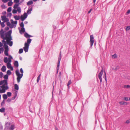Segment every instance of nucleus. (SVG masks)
<instances>
[{
  "label": "nucleus",
  "mask_w": 130,
  "mask_h": 130,
  "mask_svg": "<svg viewBox=\"0 0 130 130\" xmlns=\"http://www.w3.org/2000/svg\"><path fill=\"white\" fill-rule=\"evenodd\" d=\"M11 100V99L10 98H8L7 100V102L8 103L10 102Z\"/></svg>",
  "instance_id": "57"
},
{
  "label": "nucleus",
  "mask_w": 130,
  "mask_h": 130,
  "mask_svg": "<svg viewBox=\"0 0 130 130\" xmlns=\"http://www.w3.org/2000/svg\"><path fill=\"white\" fill-rule=\"evenodd\" d=\"M103 73V69H102L101 71L99 73L98 76L99 79H100V82L101 83L102 82V76Z\"/></svg>",
  "instance_id": "9"
},
{
  "label": "nucleus",
  "mask_w": 130,
  "mask_h": 130,
  "mask_svg": "<svg viewBox=\"0 0 130 130\" xmlns=\"http://www.w3.org/2000/svg\"><path fill=\"white\" fill-rule=\"evenodd\" d=\"M8 51L9 50H5L4 52V54L6 56H9V54L8 53Z\"/></svg>",
  "instance_id": "24"
},
{
  "label": "nucleus",
  "mask_w": 130,
  "mask_h": 130,
  "mask_svg": "<svg viewBox=\"0 0 130 130\" xmlns=\"http://www.w3.org/2000/svg\"><path fill=\"white\" fill-rule=\"evenodd\" d=\"M72 83V82H71V80H69L68 82L67 83V86L68 87V88H69V85L71 84Z\"/></svg>",
  "instance_id": "37"
},
{
  "label": "nucleus",
  "mask_w": 130,
  "mask_h": 130,
  "mask_svg": "<svg viewBox=\"0 0 130 130\" xmlns=\"http://www.w3.org/2000/svg\"><path fill=\"white\" fill-rule=\"evenodd\" d=\"M6 22V24L7 25V26H9L11 24L10 23V22L9 21H8L7 22Z\"/></svg>",
  "instance_id": "52"
},
{
  "label": "nucleus",
  "mask_w": 130,
  "mask_h": 130,
  "mask_svg": "<svg viewBox=\"0 0 130 130\" xmlns=\"http://www.w3.org/2000/svg\"><path fill=\"white\" fill-rule=\"evenodd\" d=\"M28 14L26 12H24L23 15H22L21 16L20 19L22 22L26 19L27 17Z\"/></svg>",
  "instance_id": "6"
},
{
  "label": "nucleus",
  "mask_w": 130,
  "mask_h": 130,
  "mask_svg": "<svg viewBox=\"0 0 130 130\" xmlns=\"http://www.w3.org/2000/svg\"><path fill=\"white\" fill-rule=\"evenodd\" d=\"M7 74L8 75H9L11 74V72L10 70H8L7 71Z\"/></svg>",
  "instance_id": "34"
},
{
  "label": "nucleus",
  "mask_w": 130,
  "mask_h": 130,
  "mask_svg": "<svg viewBox=\"0 0 130 130\" xmlns=\"http://www.w3.org/2000/svg\"><path fill=\"white\" fill-rule=\"evenodd\" d=\"M4 61L5 63H7L8 62V58L7 57H5L4 59Z\"/></svg>",
  "instance_id": "31"
},
{
  "label": "nucleus",
  "mask_w": 130,
  "mask_h": 130,
  "mask_svg": "<svg viewBox=\"0 0 130 130\" xmlns=\"http://www.w3.org/2000/svg\"><path fill=\"white\" fill-rule=\"evenodd\" d=\"M25 31V28L24 27H22L21 30L20 29V32L21 34H22V33H24Z\"/></svg>",
  "instance_id": "12"
},
{
  "label": "nucleus",
  "mask_w": 130,
  "mask_h": 130,
  "mask_svg": "<svg viewBox=\"0 0 130 130\" xmlns=\"http://www.w3.org/2000/svg\"><path fill=\"white\" fill-rule=\"evenodd\" d=\"M13 2L11 1H10L8 2V5L9 6H11L12 5V4H13Z\"/></svg>",
  "instance_id": "35"
},
{
  "label": "nucleus",
  "mask_w": 130,
  "mask_h": 130,
  "mask_svg": "<svg viewBox=\"0 0 130 130\" xmlns=\"http://www.w3.org/2000/svg\"><path fill=\"white\" fill-rule=\"evenodd\" d=\"M29 46V45H28L27 43H25L24 46L23 47V49L25 52H28Z\"/></svg>",
  "instance_id": "7"
},
{
  "label": "nucleus",
  "mask_w": 130,
  "mask_h": 130,
  "mask_svg": "<svg viewBox=\"0 0 130 130\" xmlns=\"http://www.w3.org/2000/svg\"><path fill=\"white\" fill-rule=\"evenodd\" d=\"M12 15V13L11 12H9L7 13V17H10Z\"/></svg>",
  "instance_id": "44"
},
{
  "label": "nucleus",
  "mask_w": 130,
  "mask_h": 130,
  "mask_svg": "<svg viewBox=\"0 0 130 130\" xmlns=\"http://www.w3.org/2000/svg\"><path fill=\"white\" fill-rule=\"evenodd\" d=\"M20 1V0H14V2L15 3H19Z\"/></svg>",
  "instance_id": "48"
},
{
  "label": "nucleus",
  "mask_w": 130,
  "mask_h": 130,
  "mask_svg": "<svg viewBox=\"0 0 130 130\" xmlns=\"http://www.w3.org/2000/svg\"><path fill=\"white\" fill-rule=\"evenodd\" d=\"M124 100L126 101H128V97H125Z\"/></svg>",
  "instance_id": "59"
},
{
  "label": "nucleus",
  "mask_w": 130,
  "mask_h": 130,
  "mask_svg": "<svg viewBox=\"0 0 130 130\" xmlns=\"http://www.w3.org/2000/svg\"><path fill=\"white\" fill-rule=\"evenodd\" d=\"M12 93L11 92H8L7 93V95L8 97L11 96V95Z\"/></svg>",
  "instance_id": "41"
},
{
  "label": "nucleus",
  "mask_w": 130,
  "mask_h": 130,
  "mask_svg": "<svg viewBox=\"0 0 130 130\" xmlns=\"http://www.w3.org/2000/svg\"><path fill=\"white\" fill-rule=\"evenodd\" d=\"M5 100H3L1 104V105L2 106H3L4 105L5 103Z\"/></svg>",
  "instance_id": "49"
},
{
  "label": "nucleus",
  "mask_w": 130,
  "mask_h": 130,
  "mask_svg": "<svg viewBox=\"0 0 130 130\" xmlns=\"http://www.w3.org/2000/svg\"><path fill=\"white\" fill-rule=\"evenodd\" d=\"M14 26V25H13V24H11L10 25V26H9V27L10 28H12Z\"/></svg>",
  "instance_id": "55"
},
{
  "label": "nucleus",
  "mask_w": 130,
  "mask_h": 130,
  "mask_svg": "<svg viewBox=\"0 0 130 130\" xmlns=\"http://www.w3.org/2000/svg\"><path fill=\"white\" fill-rule=\"evenodd\" d=\"M14 65L17 67H18L19 66L18 62L17 61H15L14 63Z\"/></svg>",
  "instance_id": "22"
},
{
  "label": "nucleus",
  "mask_w": 130,
  "mask_h": 130,
  "mask_svg": "<svg viewBox=\"0 0 130 130\" xmlns=\"http://www.w3.org/2000/svg\"><path fill=\"white\" fill-rule=\"evenodd\" d=\"M130 122V120H127L126 121V123H129Z\"/></svg>",
  "instance_id": "64"
},
{
  "label": "nucleus",
  "mask_w": 130,
  "mask_h": 130,
  "mask_svg": "<svg viewBox=\"0 0 130 130\" xmlns=\"http://www.w3.org/2000/svg\"><path fill=\"white\" fill-rule=\"evenodd\" d=\"M3 97L4 99V100L6 99L7 98V95L5 94L3 95Z\"/></svg>",
  "instance_id": "32"
},
{
  "label": "nucleus",
  "mask_w": 130,
  "mask_h": 130,
  "mask_svg": "<svg viewBox=\"0 0 130 130\" xmlns=\"http://www.w3.org/2000/svg\"><path fill=\"white\" fill-rule=\"evenodd\" d=\"M14 128V126L13 125H11L9 128V130H13Z\"/></svg>",
  "instance_id": "26"
},
{
  "label": "nucleus",
  "mask_w": 130,
  "mask_h": 130,
  "mask_svg": "<svg viewBox=\"0 0 130 130\" xmlns=\"http://www.w3.org/2000/svg\"><path fill=\"white\" fill-rule=\"evenodd\" d=\"M2 20L4 21V22H6L9 21V19L6 18L5 15H3L1 16Z\"/></svg>",
  "instance_id": "10"
},
{
  "label": "nucleus",
  "mask_w": 130,
  "mask_h": 130,
  "mask_svg": "<svg viewBox=\"0 0 130 130\" xmlns=\"http://www.w3.org/2000/svg\"><path fill=\"white\" fill-rule=\"evenodd\" d=\"M129 29H130V26H127L126 29V30L127 31Z\"/></svg>",
  "instance_id": "51"
},
{
  "label": "nucleus",
  "mask_w": 130,
  "mask_h": 130,
  "mask_svg": "<svg viewBox=\"0 0 130 130\" xmlns=\"http://www.w3.org/2000/svg\"><path fill=\"white\" fill-rule=\"evenodd\" d=\"M112 57L113 58H117V56L116 54H114L112 56Z\"/></svg>",
  "instance_id": "47"
},
{
  "label": "nucleus",
  "mask_w": 130,
  "mask_h": 130,
  "mask_svg": "<svg viewBox=\"0 0 130 130\" xmlns=\"http://www.w3.org/2000/svg\"><path fill=\"white\" fill-rule=\"evenodd\" d=\"M12 12L13 14L16 13L17 12V10L14 9L12 10Z\"/></svg>",
  "instance_id": "42"
},
{
  "label": "nucleus",
  "mask_w": 130,
  "mask_h": 130,
  "mask_svg": "<svg viewBox=\"0 0 130 130\" xmlns=\"http://www.w3.org/2000/svg\"><path fill=\"white\" fill-rule=\"evenodd\" d=\"M120 103L121 105H126L127 104V103L126 102L123 101L120 102Z\"/></svg>",
  "instance_id": "21"
},
{
  "label": "nucleus",
  "mask_w": 130,
  "mask_h": 130,
  "mask_svg": "<svg viewBox=\"0 0 130 130\" xmlns=\"http://www.w3.org/2000/svg\"><path fill=\"white\" fill-rule=\"evenodd\" d=\"M12 10V8L11 7H9L7 9V11L8 12H10Z\"/></svg>",
  "instance_id": "40"
},
{
  "label": "nucleus",
  "mask_w": 130,
  "mask_h": 130,
  "mask_svg": "<svg viewBox=\"0 0 130 130\" xmlns=\"http://www.w3.org/2000/svg\"><path fill=\"white\" fill-rule=\"evenodd\" d=\"M6 67L5 66H3L1 68L2 71L3 72H5L6 71Z\"/></svg>",
  "instance_id": "14"
},
{
  "label": "nucleus",
  "mask_w": 130,
  "mask_h": 130,
  "mask_svg": "<svg viewBox=\"0 0 130 130\" xmlns=\"http://www.w3.org/2000/svg\"><path fill=\"white\" fill-rule=\"evenodd\" d=\"M2 42L4 43V47L5 49V50H9L8 46L7 45V43L5 40H3L2 41Z\"/></svg>",
  "instance_id": "8"
},
{
  "label": "nucleus",
  "mask_w": 130,
  "mask_h": 130,
  "mask_svg": "<svg viewBox=\"0 0 130 130\" xmlns=\"http://www.w3.org/2000/svg\"><path fill=\"white\" fill-rule=\"evenodd\" d=\"M0 128L1 130H3V126L2 125L1 122L0 123Z\"/></svg>",
  "instance_id": "53"
},
{
  "label": "nucleus",
  "mask_w": 130,
  "mask_h": 130,
  "mask_svg": "<svg viewBox=\"0 0 130 130\" xmlns=\"http://www.w3.org/2000/svg\"><path fill=\"white\" fill-rule=\"evenodd\" d=\"M29 35L26 32H25L24 34L25 37L29 39Z\"/></svg>",
  "instance_id": "29"
},
{
  "label": "nucleus",
  "mask_w": 130,
  "mask_h": 130,
  "mask_svg": "<svg viewBox=\"0 0 130 130\" xmlns=\"http://www.w3.org/2000/svg\"><path fill=\"white\" fill-rule=\"evenodd\" d=\"M15 73L17 76V82L18 83H19L20 82L21 78L23 77V74H20L18 70L16 71Z\"/></svg>",
  "instance_id": "2"
},
{
  "label": "nucleus",
  "mask_w": 130,
  "mask_h": 130,
  "mask_svg": "<svg viewBox=\"0 0 130 130\" xmlns=\"http://www.w3.org/2000/svg\"><path fill=\"white\" fill-rule=\"evenodd\" d=\"M60 62H58L57 66V73L58 72V70L59 68Z\"/></svg>",
  "instance_id": "25"
},
{
  "label": "nucleus",
  "mask_w": 130,
  "mask_h": 130,
  "mask_svg": "<svg viewBox=\"0 0 130 130\" xmlns=\"http://www.w3.org/2000/svg\"><path fill=\"white\" fill-rule=\"evenodd\" d=\"M14 18L16 20H19L20 19L21 17L19 15H15L14 17Z\"/></svg>",
  "instance_id": "17"
},
{
  "label": "nucleus",
  "mask_w": 130,
  "mask_h": 130,
  "mask_svg": "<svg viewBox=\"0 0 130 130\" xmlns=\"http://www.w3.org/2000/svg\"><path fill=\"white\" fill-rule=\"evenodd\" d=\"M4 22H3L2 23H1V26L3 28L5 26V25L4 24Z\"/></svg>",
  "instance_id": "45"
},
{
  "label": "nucleus",
  "mask_w": 130,
  "mask_h": 130,
  "mask_svg": "<svg viewBox=\"0 0 130 130\" xmlns=\"http://www.w3.org/2000/svg\"><path fill=\"white\" fill-rule=\"evenodd\" d=\"M33 3V2L32 0H30L27 3V4L28 6H29Z\"/></svg>",
  "instance_id": "18"
},
{
  "label": "nucleus",
  "mask_w": 130,
  "mask_h": 130,
  "mask_svg": "<svg viewBox=\"0 0 130 130\" xmlns=\"http://www.w3.org/2000/svg\"><path fill=\"white\" fill-rule=\"evenodd\" d=\"M5 108L3 107L0 109V112L2 113H4L5 112Z\"/></svg>",
  "instance_id": "23"
},
{
  "label": "nucleus",
  "mask_w": 130,
  "mask_h": 130,
  "mask_svg": "<svg viewBox=\"0 0 130 130\" xmlns=\"http://www.w3.org/2000/svg\"><path fill=\"white\" fill-rule=\"evenodd\" d=\"M32 9V7L31 8H29V7L27 11V13L28 14H30L31 13V11Z\"/></svg>",
  "instance_id": "11"
},
{
  "label": "nucleus",
  "mask_w": 130,
  "mask_h": 130,
  "mask_svg": "<svg viewBox=\"0 0 130 130\" xmlns=\"http://www.w3.org/2000/svg\"><path fill=\"white\" fill-rule=\"evenodd\" d=\"M23 49L22 48H21L19 49V54H21L22 53H23Z\"/></svg>",
  "instance_id": "38"
},
{
  "label": "nucleus",
  "mask_w": 130,
  "mask_h": 130,
  "mask_svg": "<svg viewBox=\"0 0 130 130\" xmlns=\"http://www.w3.org/2000/svg\"><path fill=\"white\" fill-rule=\"evenodd\" d=\"M9 56V58H8V62H11V59H12V56L10 55L8 56Z\"/></svg>",
  "instance_id": "30"
},
{
  "label": "nucleus",
  "mask_w": 130,
  "mask_h": 130,
  "mask_svg": "<svg viewBox=\"0 0 130 130\" xmlns=\"http://www.w3.org/2000/svg\"><path fill=\"white\" fill-rule=\"evenodd\" d=\"M61 51L60 52L59 55V56L58 58V62H59L60 63V61L61 58Z\"/></svg>",
  "instance_id": "13"
},
{
  "label": "nucleus",
  "mask_w": 130,
  "mask_h": 130,
  "mask_svg": "<svg viewBox=\"0 0 130 130\" xmlns=\"http://www.w3.org/2000/svg\"><path fill=\"white\" fill-rule=\"evenodd\" d=\"M5 81L4 82V84L1 86V90L0 92V93H5L6 90L9 89V87L8 86V82L5 80H4Z\"/></svg>",
  "instance_id": "1"
},
{
  "label": "nucleus",
  "mask_w": 130,
  "mask_h": 130,
  "mask_svg": "<svg viewBox=\"0 0 130 130\" xmlns=\"http://www.w3.org/2000/svg\"><path fill=\"white\" fill-rule=\"evenodd\" d=\"M14 89L17 90H18L19 89L18 85L17 84H15L14 85Z\"/></svg>",
  "instance_id": "27"
},
{
  "label": "nucleus",
  "mask_w": 130,
  "mask_h": 130,
  "mask_svg": "<svg viewBox=\"0 0 130 130\" xmlns=\"http://www.w3.org/2000/svg\"><path fill=\"white\" fill-rule=\"evenodd\" d=\"M6 32L5 31H4L3 29H2L0 31V35H1V37L4 40L6 39L4 37V33Z\"/></svg>",
  "instance_id": "5"
},
{
  "label": "nucleus",
  "mask_w": 130,
  "mask_h": 130,
  "mask_svg": "<svg viewBox=\"0 0 130 130\" xmlns=\"http://www.w3.org/2000/svg\"><path fill=\"white\" fill-rule=\"evenodd\" d=\"M10 67L9 69H10L11 71H13V67L11 66Z\"/></svg>",
  "instance_id": "62"
},
{
  "label": "nucleus",
  "mask_w": 130,
  "mask_h": 130,
  "mask_svg": "<svg viewBox=\"0 0 130 130\" xmlns=\"http://www.w3.org/2000/svg\"><path fill=\"white\" fill-rule=\"evenodd\" d=\"M20 27H24V26L23 23L22 22H21L20 24Z\"/></svg>",
  "instance_id": "43"
},
{
  "label": "nucleus",
  "mask_w": 130,
  "mask_h": 130,
  "mask_svg": "<svg viewBox=\"0 0 130 130\" xmlns=\"http://www.w3.org/2000/svg\"><path fill=\"white\" fill-rule=\"evenodd\" d=\"M9 27H6L5 28V29L6 30H8L9 29Z\"/></svg>",
  "instance_id": "60"
},
{
  "label": "nucleus",
  "mask_w": 130,
  "mask_h": 130,
  "mask_svg": "<svg viewBox=\"0 0 130 130\" xmlns=\"http://www.w3.org/2000/svg\"><path fill=\"white\" fill-rule=\"evenodd\" d=\"M130 86L129 85H124V88H129V87Z\"/></svg>",
  "instance_id": "58"
},
{
  "label": "nucleus",
  "mask_w": 130,
  "mask_h": 130,
  "mask_svg": "<svg viewBox=\"0 0 130 130\" xmlns=\"http://www.w3.org/2000/svg\"><path fill=\"white\" fill-rule=\"evenodd\" d=\"M20 72L21 73V74H23L24 72H23V69L22 68H21L20 69Z\"/></svg>",
  "instance_id": "54"
},
{
  "label": "nucleus",
  "mask_w": 130,
  "mask_h": 130,
  "mask_svg": "<svg viewBox=\"0 0 130 130\" xmlns=\"http://www.w3.org/2000/svg\"><path fill=\"white\" fill-rule=\"evenodd\" d=\"M7 68L9 69L10 68V67L11 66V64L10 63V62H9L7 64Z\"/></svg>",
  "instance_id": "36"
},
{
  "label": "nucleus",
  "mask_w": 130,
  "mask_h": 130,
  "mask_svg": "<svg viewBox=\"0 0 130 130\" xmlns=\"http://www.w3.org/2000/svg\"><path fill=\"white\" fill-rule=\"evenodd\" d=\"M12 31L11 30H9L7 32V33H6V36L8 39L9 41H11L12 40V37L11 36Z\"/></svg>",
  "instance_id": "3"
},
{
  "label": "nucleus",
  "mask_w": 130,
  "mask_h": 130,
  "mask_svg": "<svg viewBox=\"0 0 130 130\" xmlns=\"http://www.w3.org/2000/svg\"><path fill=\"white\" fill-rule=\"evenodd\" d=\"M7 44H8L10 46H11L13 44V42L11 41H9L8 42H6Z\"/></svg>",
  "instance_id": "20"
},
{
  "label": "nucleus",
  "mask_w": 130,
  "mask_h": 130,
  "mask_svg": "<svg viewBox=\"0 0 130 130\" xmlns=\"http://www.w3.org/2000/svg\"><path fill=\"white\" fill-rule=\"evenodd\" d=\"M19 4V3H18V4H15L13 6L14 9H15L18 8L19 7L18 6Z\"/></svg>",
  "instance_id": "28"
},
{
  "label": "nucleus",
  "mask_w": 130,
  "mask_h": 130,
  "mask_svg": "<svg viewBox=\"0 0 130 130\" xmlns=\"http://www.w3.org/2000/svg\"><path fill=\"white\" fill-rule=\"evenodd\" d=\"M3 74L2 72H0V78H2L3 76Z\"/></svg>",
  "instance_id": "46"
},
{
  "label": "nucleus",
  "mask_w": 130,
  "mask_h": 130,
  "mask_svg": "<svg viewBox=\"0 0 130 130\" xmlns=\"http://www.w3.org/2000/svg\"><path fill=\"white\" fill-rule=\"evenodd\" d=\"M103 78L105 79L106 82H107V77L106 76V74L105 72H104V75Z\"/></svg>",
  "instance_id": "33"
},
{
  "label": "nucleus",
  "mask_w": 130,
  "mask_h": 130,
  "mask_svg": "<svg viewBox=\"0 0 130 130\" xmlns=\"http://www.w3.org/2000/svg\"><path fill=\"white\" fill-rule=\"evenodd\" d=\"M61 72H59V78L60 80L61 79Z\"/></svg>",
  "instance_id": "56"
},
{
  "label": "nucleus",
  "mask_w": 130,
  "mask_h": 130,
  "mask_svg": "<svg viewBox=\"0 0 130 130\" xmlns=\"http://www.w3.org/2000/svg\"><path fill=\"white\" fill-rule=\"evenodd\" d=\"M17 93H18V91H16L15 92V95L14 96L12 97L11 100H14L15 98H16V97H17Z\"/></svg>",
  "instance_id": "15"
},
{
  "label": "nucleus",
  "mask_w": 130,
  "mask_h": 130,
  "mask_svg": "<svg viewBox=\"0 0 130 130\" xmlns=\"http://www.w3.org/2000/svg\"><path fill=\"white\" fill-rule=\"evenodd\" d=\"M17 11L19 13H20L21 11V9L20 7H19L18 8H17Z\"/></svg>",
  "instance_id": "39"
},
{
  "label": "nucleus",
  "mask_w": 130,
  "mask_h": 130,
  "mask_svg": "<svg viewBox=\"0 0 130 130\" xmlns=\"http://www.w3.org/2000/svg\"><path fill=\"white\" fill-rule=\"evenodd\" d=\"M32 41V40L30 39H28L27 40V42H25V43H27L28 45H30V44L31 43V42Z\"/></svg>",
  "instance_id": "16"
},
{
  "label": "nucleus",
  "mask_w": 130,
  "mask_h": 130,
  "mask_svg": "<svg viewBox=\"0 0 130 130\" xmlns=\"http://www.w3.org/2000/svg\"><path fill=\"white\" fill-rule=\"evenodd\" d=\"M90 48L91 49L92 48V46L94 42V37L93 35H90Z\"/></svg>",
  "instance_id": "4"
},
{
  "label": "nucleus",
  "mask_w": 130,
  "mask_h": 130,
  "mask_svg": "<svg viewBox=\"0 0 130 130\" xmlns=\"http://www.w3.org/2000/svg\"><path fill=\"white\" fill-rule=\"evenodd\" d=\"M1 7L3 9H5L6 8V6L4 4L1 5Z\"/></svg>",
  "instance_id": "50"
},
{
  "label": "nucleus",
  "mask_w": 130,
  "mask_h": 130,
  "mask_svg": "<svg viewBox=\"0 0 130 130\" xmlns=\"http://www.w3.org/2000/svg\"><path fill=\"white\" fill-rule=\"evenodd\" d=\"M5 79L4 80H6V81H7V80L8 78V75L7 74L5 75L3 77Z\"/></svg>",
  "instance_id": "19"
},
{
  "label": "nucleus",
  "mask_w": 130,
  "mask_h": 130,
  "mask_svg": "<svg viewBox=\"0 0 130 130\" xmlns=\"http://www.w3.org/2000/svg\"><path fill=\"white\" fill-rule=\"evenodd\" d=\"M4 49L3 47H1L0 48V51L1 52V51L3 52L4 51Z\"/></svg>",
  "instance_id": "61"
},
{
  "label": "nucleus",
  "mask_w": 130,
  "mask_h": 130,
  "mask_svg": "<svg viewBox=\"0 0 130 130\" xmlns=\"http://www.w3.org/2000/svg\"><path fill=\"white\" fill-rule=\"evenodd\" d=\"M17 21H15L13 22V24H14L15 25V26H16V25H17Z\"/></svg>",
  "instance_id": "63"
}]
</instances>
